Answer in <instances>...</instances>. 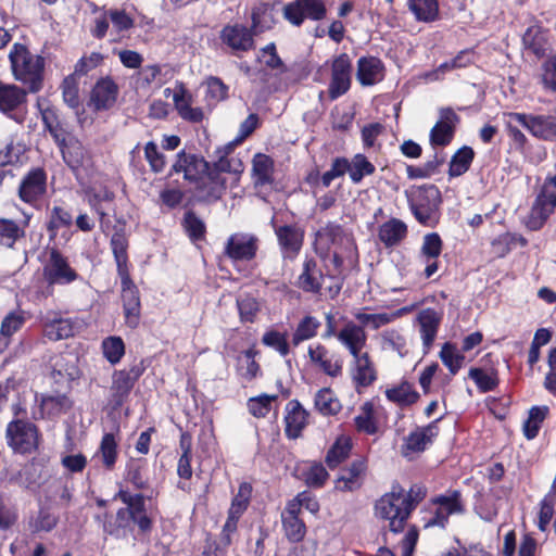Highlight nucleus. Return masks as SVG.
Listing matches in <instances>:
<instances>
[{
  "mask_svg": "<svg viewBox=\"0 0 556 556\" xmlns=\"http://www.w3.org/2000/svg\"><path fill=\"white\" fill-rule=\"evenodd\" d=\"M469 378L475 381L482 392L494 390L498 382L494 375L486 372L482 368H471L469 370Z\"/></svg>",
  "mask_w": 556,
  "mask_h": 556,
  "instance_id": "nucleus-63",
  "label": "nucleus"
},
{
  "mask_svg": "<svg viewBox=\"0 0 556 556\" xmlns=\"http://www.w3.org/2000/svg\"><path fill=\"white\" fill-rule=\"evenodd\" d=\"M240 319L243 323H253L260 312V304L255 298L244 294L237 299Z\"/></svg>",
  "mask_w": 556,
  "mask_h": 556,
  "instance_id": "nucleus-57",
  "label": "nucleus"
},
{
  "mask_svg": "<svg viewBox=\"0 0 556 556\" xmlns=\"http://www.w3.org/2000/svg\"><path fill=\"white\" fill-rule=\"evenodd\" d=\"M25 236V225L10 219L0 217V245L13 248L15 242Z\"/></svg>",
  "mask_w": 556,
  "mask_h": 556,
  "instance_id": "nucleus-41",
  "label": "nucleus"
},
{
  "mask_svg": "<svg viewBox=\"0 0 556 556\" xmlns=\"http://www.w3.org/2000/svg\"><path fill=\"white\" fill-rule=\"evenodd\" d=\"M440 358L452 375H456L458 372L465 361V356L456 350L454 344L450 342L443 344L440 352Z\"/></svg>",
  "mask_w": 556,
  "mask_h": 556,
  "instance_id": "nucleus-52",
  "label": "nucleus"
},
{
  "mask_svg": "<svg viewBox=\"0 0 556 556\" xmlns=\"http://www.w3.org/2000/svg\"><path fill=\"white\" fill-rule=\"evenodd\" d=\"M115 498L121 500L127 505L130 515L131 527L138 526L141 533H149L152 529V520L147 514L144 495L141 493L130 494L128 491L121 489Z\"/></svg>",
  "mask_w": 556,
  "mask_h": 556,
  "instance_id": "nucleus-15",
  "label": "nucleus"
},
{
  "mask_svg": "<svg viewBox=\"0 0 556 556\" xmlns=\"http://www.w3.org/2000/svg\"><path fill=\"white\" fill-rule=\"evenodd\" d=\"M366 470V463L363 458H357L351 465L342 470L337 480L336 488L342 492L354 491L362 485L361 477Z\"/></svg>",
  "mask_w": 556,
  "mask_h": 556,
  "instance_id": "nucleus-28",
  "label": "nucleus"
},
{
  "mask_svg": "<svg viewBox=\"0 0 556 556\" xmlns=\"http://www.w3.org/2000/svg\"><path fill=\"white\" fill-rule=\"evenodd\" d=\"M338 340L345 346L352 356L362 354L366 345L367 334L363 326L349 321L337 334Z\"/></svg>",
  "mask_w": 556,
  "mask_h": 556,
  "instance_id": "nucleus-22",
  "label": "nucleus"
},
{
  "mask_svg": "<svg viewBox=\"0 0 556 556\" xmlns=\"http://www.w3.org/2000/svg\"><path fill=\"white\" fill-rule=\"evenodd\" d=\"M47 175L40 167L30 169L18 187L20 199L28 204L38 201L46 192Z\"/></svg>",
  "mask_w": 556,
  "mask_h": 556,
  "instance_id": "nucleus-17",
  "label": "nucleus"
},
{
  "mask_svg": "<svg viewBox=\"0 0 556 556\" xmlns=\"http://www.w3.org/2000/svg\"><path fill=\"white\" fill-rule=\"evenodd\" d=\"M349 168L348 159L336 157L331 163L330 169L325 172L320 178L323 187H329L333 179L344 176Z\"/></svg>",
  "mask_w": 556,
  "mask_h": 556,
  "instance_id": "nucleus-62",
  "label": "nucleus"
},
{
  "mask_svg": "<svg viewBox=\"0 0 556 556\" xmlns=\"http://www.w3.org/2000/svg\"><path fill=\"white\" fill-rule=\"evenodd\" d=\"M75 323L71 318L54 317L45 323V336L52 341L67 339L74 336Z\"/></svg>",
  "mask_w": 556,
  "mask_h": 556,
  "instance_id": "nucleus-33",
  "label": "nucleus"
},
{
  "mask_svg": "<svg viewBox=\"0 0 556 556\" xmlns=\"http://www.w3.org/2000/svg\"><path fill=\"white\" fill-rule=\"evenodd\" d=\"M274 168V161L266 154L257 153L253 157V175L255 176L256 185H266L271 182V174Z\"/></svg>",
  "mask_w": 556,
  "mask_h": 556,
  "instance_id": "nucleus-48",
  "label": "nucleus"
},
{
  "mask_svg": "<svg viewBox=\"0 0 556 556\" xmlns=\"http://www.w3.org/2000/svg\"><path fill=\"white\" fill-rule=\"evenodd\" d=\"M508 118L523 126L535 138L556 141V116L511 112Z\"/></svg>",
  "mask_w": 556,
  "mask_h": 556,
  "instance_id": "nucleus-10",
  "label": "nucleus"
},
{
  "mask_svg": "<svg viewBox=\"0 0 556 556\" xmlns=\"http://www.w3.org/2000/svg\"><path fill=\"white\" fill-rule=\"evenodd\" d=\"M111 249L114 255V260L117 267V274L122 275L124 273H129L128 269V241L125 233L121 231H115L111 238Z\"/></svg>",
  "mask_w": 556,
  "mask_h": 556,
  "instance_id": "nucleus-42",
  "label": "nucleus"
},
{
  "mask_svg": "<svg viewBox=\"0 0 556 556\" xmlns=\"http://www.w3.org/2000/svg\"><path fill=\"white\" fill-rule=\"evenodd\" d=\"M409 208L424 226L432 227L439 220L441 192L434 185H424L407 193Z\"/></svg>",
  "mask_w": 556,
  "mask_h": 556,
  "instance_id": "nucleus-2",
  "label": "nucleus"
},
{
  "mask_svg": "<svg viewBox=\"0 0 556 556\" xmlns=\"http://www.w3.org/2000/svg\"><path fill=\"white\" fill-rule=\"evenodd\" d=\"M355 426L358 431L367 434H374L377 431V426L374 419V405L366 402L362 406V413L354 418Z\"/></svg>",
  "mask_w": 556,
  "mask_h": 556,
  "instance_id": "nucleus-59",
  "label": "nucleus"
},
{
  "mask_svg": "<svg viewBox=\"0 0 556 556\" xmlns=\"http://www.w3.org/2000/svg\"><path fill=\"white\" fill-rule=\"evenodd\" d=\"M252 495V485L248 482H242L239 485L238 493L231 501L229 513L232 515L242 516L247 510Z\"/></svg>",
  "mask_w": 556,
  "mask_h": 556,
  "instance_id": "nucleus-58",
  "label": "nucleus"
},
{
  "mask_svg": "<svg viewBox=\"0 0 556 556\" xmlns=\"http://www.w3.org/2000/svg\"><path fill=\"white\" fill-rule=\"evenodd\" d=\"M130 514L127 505L117 510L115 519L109 514H104L103 532L116 539L127 538L134 530Z\"/></svg>",
  "mask_w": 556,
  "mask_h": 556,
  "instance_id": "nucleus-25",
  "label": "nucleus"
},
{
  "mask_svg": "<svg viewBox=\"0 0 556 556\" xmlns=\"http://www.w3.org/2000/svg\"><path fill=\"white\" fill-rule=\"evenodd\" d=\"M99 453L102 457V463L108 469H112L117 458V443L114 434L105 433L102 437Z\"/></svg>",
  "mask_w": 556,
  "mask_h": 556,
  "instance_id": "nucleus-54",
  "label": "nucleus"
},
{
  "mask_svg": "<svg viewBox=\"0 0 556 556\" xmlns=\"http://www.w3.org/2000/svg\"><path fill=\"white\" fill-rule=\"evenodd\" d=\"M438 418L425 427H418L405 438V448L410 452H422L426 447L433 442V439L439 434Z\"/></svg>",
  "mask_w": 556,
  "mask_h": 556,
  "instance_id": "nucleus-24",
  "label": "nucleus"
},
{
  "mask_svg": "<svg viewBox=\"0 0 556 556\" xmlns=\"http://www.w3.org/2000/svg\"><path fill=\"white\" fill-rule=\"evenodd\" d=\"M384 77V65L376 56H362L357 61L356 78L362 86H372Z\"/></svg>",
  "mask_w": 556,
  "mask_h": 556,
  "instance_id": "nucleus-23",
  "label": "nucleus"
},
{
  "mask_svg": "<svg viewBox=\"0 0 556 556\" xmlns=\"http://www.w3.org/2000/svg\"><path fill=\"white\" fill-rule=\"evenodd\" d=\"M548 413L547 406H533L529 410V416L523 422V434L528 440L538 437L540 428Z\"/></svg>",
  "mask_w": 556,
  "mask_h": 556,
  "instance_id": "nucleus-47",
  "label": "nucleus"
},
{
  "mask_svg": "<svg viewBox=\"0 0 556 556\" xmlns=\"http://www.w3.org/2000/svg\"><path fill=\"white\" fill-rule=\"evenodd\" d=\"M7 439L15 453L30 454L38 446V429L29 421L13 420L7 427Z\"/></svg>",
  "mask_w": 556,
  "mask_h": 556,
  "instance_id": "nucleus-6",
  "label": "nucleus"
},
{
  "mask_svg": "<svg viewBox=\"0 0 556 556\" xmlns=\"http://www.w3.org/2000/svg\"><path fill=\"white\" fill-rule=\"evenodd\" d=\"M352 62L346 53L338 55L331 66V80L328 88L329 98L336 100L346 93L351 87Z\"/></svg>",
  "mask_w": 556,
  "mask_h": 556,
  "instance_id": "nucleus-14",
  "label": "nucleus"
},
{
  "mask_svg": "<svg viewBox=\"0 0 556 556\" xmlns=\"http://www.w3.org/2000/svg\"><path fill=\"white\" fill-rule=\"evenodd\" d=\"M243 172V164L238 157L220 156L214 164L210 165L208 201L219 200L227 189V181L223 174L236 176Z\"/></svg>",
  "mask_w": 556,
  "mask_h": 556,
  "instance_id": "nucleus-5",
  "label": "nucleus"
},
{
  "mask_svg": "<svg viewBox=\"0 0 556 556\" xmlns=\"http://www.w3.org/2000/svg\"><path fill=\"white\" fill-rule=\"evenodd\" d=\"M459 122L458 115L451 108L440 110V119L430 130V142L432 146L444 147L448 144L454 136L456 124Z\"/></svg>",
  "mask_w": 556,
  "mask_h": 556,
  "instance_id": "nucleus-18",
  "label": "nucleus"
},
{
  "mask_svg": "<svg viewBox=\"0 0 556 556\" xmlns=\"http://www.w3.org/2000/svg\"><path fill=\"white\" fill-rule=\"evenodd\" d=\"M441 321L442 314L434 308L427 307L418 313L417 323L419 325V331L425 353L429 352V350L432 348Z\"/></svg>",
  "mask_w": 556,
  "mask_h": 556,
  "instance_id": "nucleus-19",
  "label": "nucleus"
},
{
  "mask_svg": "<svg viewBox=\"0 0 556 556\" xmlns=\"http://www.w3.org/2000/svg\"><path fill=\"white\" fill-rule=\"evenodd\" d=\"M352 444L348 438H339L328 450L325 463L330 469L338 467L344 462L351 452Z\"/></svg>",
  "mask_w": 556,
  "mask_h": 556,
  "instance_id": "nucleus-45",
  "label": "nucleus"
},
{
  "mask_svg": "<svg viewBox=\"0 0 556 556\" xmlns=\"http://www.w3.org/2000/svg\"><path fill=\"white\" fill-rule=\"evenodd\" d=\"M320 321L313 316H305L298 325L293 336L292 343L299 345L305 340L314 338L320 327Z\"/></svg>",
  "mask_w": 556,
  "mask_h": 556,
  "instance_id": "nucleus-50",
  "label": "nucleus"
},
{
  "mask_svg": "<svg viewBox=\"0 0 556 556\" xmlns=\"http://www.w3.org/2000/svg\"><path fill=\"white\" fill-rule=\"evenodd\" d=\"M315 408L325 416L336 415L341 409V403L329 388L319 390L314 399Z\"/></svg>",
  "mask_w": 556,
  "mask_h": 556,
  "instance_id": "nucleus-43",
  "label": "nucleus"
},
{
  "mask_svg": "<svg viewBox=\"0 0 556 556\" xmlns=\"http://www.w3.org/2000/svg\"><path fill=\"white\" fill-rule=\"evenodd\" d=\"M173 173H182L184 179L194 185L202 198L208 201L210 163L203 156L180 151L172 166Z\"/></svg>",
  "mask_w": 556,
  "mask_h": 556,
  "instance_id": "nucleus-3",
  "label": "nucleus"
},
{
  "mask_svg": "<svg viewBox=\"0 0 556 556\" xmlns=\"http://www.w3.org/2000/svg\"><path fill=\"white\" fill-rule=\"evenodd\" d=\"M117 94V85L109 77L101 78L92 88L90 102L96 111L108 110L116 102Z\"/></svg>",
  "mask_w": 556,
  "mask_h": 556,
  "instance_id": "nucleus-21",
  "label": "nucleus"
},
{
  "mask_svg": "<svg viewBox=\"0 0 556 556\" xmlns=\"http://www.w3.org/2000/svg\"><path fill=\"white\" fill-rule=\"evenodd\" d=\"M327 355L328 350L321 344L308 348L311 361L317 364L326 375L330 377L340 376L342 372V362L339 359L331 362V359L327 358Z\"/></svg>",
  "mask_w": 556,
  "mask_h": 556,
  "instance_id": "nucleus-35",
  "label": "nucleus"
},
{
  "mask_svg": "<svg viewBox=\"0 0 556 556\" xmlns=\"http://www.w3.org/2000/svg\"><path fill=\"white\" fill-rule=\"evenodd\" d=\"M556 503V493L549 490L540 504L538 527L541 531H545L554 515Z\"/></svg>",
  "mask_w": 556,
  "mask_h": 556,
  "instance_id": "nucleus-61",
  "label": "nucleus"
},
{
  "mask_svg": "<svg viewBox=\"0 0 556 556\" xmlns=\"http://www.w3.org/2000/svg\"><path fill=\"white\" fill-rule=\"evenodd\" d=\"M353 358L355 366L354 381L359 387L370 386L377 379V375L368 353L358 354Z\"/></svg>",
  "mask_w": 556,
  "mask_h": 556,
  "instance_id": "nucleus-37",
  "label": "nucleus"
},
{
  "mask_svg": "<svg viewBox=\"0 0 556 556\" xmlns=\"http://www.w3.org/2000/svg\"><path fill=\"white\" fill-rule=\"evenodd\" d=\"M9 59L15 79L26 85L29 92H38L42 88L43 58L33 54L24 45L14 43Z\"/></svg>",
  "mask_w": 556,
  "mask_h": 556,
  "instance_id": "nucleus-1",
  "label": "nucleus"
},
{
  "mask_svg": "<svg viewBox=\"0 0 556 556\" xmlns=\"http://www.w3.org/2000/svg\"><path fill=\"white\" fill-rule=\"evenodd\" d=\"M286 409V434L290 439H296L306 425L307 413L296 400L290 401Z\"/></svg>",
  "mask_w": 556,
  "mask_h": 556,
  "instance_id": "nucleus-27",
  "label": "nucleus"
},
{
  "mask_svg": "<svg viewBox=\"0 0 556 556\" xmlns=\"http://www.w3.org/2000/svg\"><path fill=\"white\" fill-rule=\"evenodd\" d=\"M410 511L412 505L407 503V498H404L402 491L393 490L376 503L377 516L389 520V528L394 533L403 531Z\"/></svg>",
  "mask_w": 556,
  "mask_h": 556,
  "instance_id": "nucleus-4",
  "label": "nucleus"
},
{
  "mask_svg": "<svg viewBox=\"0 0 556 556\" xmlns=\"http://www.w3.org/2000/svg\"><path fill=\"white\" fill-rule=\"evenodd\" d=\"M256 35L252 26L235 23L227 24L222 28L219 39L231 50L232 54L240 55L255 48L254 37Z\"/></svg>",
  "mask_w": 556,
  "mask_h": 556,
  "instance_id": "nucleus-9",
  "label": "nucleus"
},
{
  "mask_svg": "<svg viewBox=\"0 0 556 556\" xmlns=\"http://www.w3.org/2000/svg\"><path fill=\"white\" fill-rule=\"evenodd\" d=\"M43 478V465L40 462L31 460L26 464L14 477L18 485L33 490L40 485Z\"/></svg>",
  "mask_w": 556,
  "mask_h": 556,
  "instance_id": "nucleus-34",
  "label": "nucleus"
},
{
  "mask_svg": "<svg viewBox=\"0 0 556 556\" xmlns=\"http://www.w3.org/2000/svg\"><path fill=\"white\" fill-rule=\"evenodd\" d=\"M62 157L65 164L72 170H77L84 164L86 157V150L78 139H76L75 137H70L67 149L63 151Z\"/></svg>",
  "mask_w": 556,
  "mask_h": 556,
  "instance_id": "nucleus-46",
  "label": "nucleus"
},
{
  "mask_svg": "<svg viewBox=\"0 0 556 556\" xmlns=\"http://www.w3.org/2000/svg\"><path fill=\"white\" fill-rule=\"evenodd\" d=\"M73 406V401L66 394L43 395L40 402V408L49 417H56L66 414Z\"/></svg>",
  "mask_w": 556,
  "mask_h": 556,
  "instance_id": "nucleus-39",
  "label": "nucleus"
},
{
  "mask_svg": "<svg viewBox=\"0 0 556 556\" xmlns=\"http://www.w3.org/2000/svg\"><path fill=\"white\" fill-rule=\"evenodd\" d=\"M555 207L556 191H541L532 205L527 220V227L533 231L541 229Z\"/></svg>",
  "mask_w": 556,
  "mask_h": 556,
  "instance_id": "nucleus-16",
  "label": "nucleus"
},
{
  "mask_svg": "<svg viewBox=\"0 0 556 556\" xmlns=\"http://www.w3.org/2000/svg\"><path fill=\"white\" fill-rule=\"evenodd\" d=\"M386 396L390 402L401 407L410 406L419 400V393L408 381H402L400 384L387 389Z\"/></svg>",
  "mask_w": 556,
  "mask_h": 556,
  "instance_id": "nucleus-36",
  "label": "nucleus"
},
{
  "mask_svg": "<svg viewBox=\"0 0 556 556\" xmlns=\"http://www.w3.org/2000/svg\"><path fill=\"white\" fill-rule=\"evenodd\" d=\"M407 5L418 22L431 23L439 18L438 0H408Z\"/></svg>",
  "mask_w": 556,
  "mask_h": 556,
  "instance_id": "nucleus-38",
  "label": "nucleus"
},
{
  "mask_svg": "<svg viewBox=\"0 0 556 556\" xmlns=\"http://www.w3.org/2000/svg\"><path fill=\"white\" fill-rule=\"evenodd\" d=\"M475 157L472 148L464 146L452 156L450 162L448 175L451 177H459L464 175L470 167Z\"/></svg>",
  "mask_w": 556,
  "mask_h": 556,
  "instance_id": "nucleus-44",
  "label": "nucleus"
},
{
  "mask_svg": "<svg viewBox=\"0 0 556 556\" xmlns=\"http://www.w3.org/2000/svg\"><path fill=\"white\" fill-rule=\"evenodd\" d=\"M118 276L122 285L121 298L125 321L129 328L135 329L139 325L141 316L140 293L129 273Z\"/></svg>",
  "mask_w": 556,
  "mask_h": 556,
  "instance_id": "nucleus-11",
  "label": "nucleus"
},
{
  "mask_svg": "<svg viewBox=\"0 0 556 556\" xmlns=\"http://www.w3.org/2000/svg\"><path fill=\"white\" fill-rule=\"evenodd\" d=\"M49 257L43 265L42 275L49 286L70 285L78 278L77 271L71 267L68 260L58 249L48 251Z\"/></svg>",
  "mask_w": 556,
  "mask_h": 556,
  "instance_id": "nucleus-7",
  "label": "nucleus"
},
{
  "mask_svg": "<svg viewBox=\"0 0 556 556\" xmlns=\"http://www.w3.org/2000/svg\"><path fill=\"white\" fill-rule=\"evenodd\" d=\"M282 528L285 535L292 543H299L306 533V527L299 518V508L294 503H290L281 514Z\"/></svg>",
  "mask_w": 556,
  "mask_h": 556,
  "instance_id": "nucleus-26",
  "label": "nucleus"
},
{
  "mask_svg": "<svg viewBox=\"0 0 556 556\" xmlns=\"http://www.w3.org/2000/svg\"><path fill=\"white\" fill-rule=\"evenodd\" d=\"M135 383L126 375V369L115 370L112 375L111 403L115 408L122 407L128 399Z\"/></svg>",
  "mask_w": 556,
  "mask_h": 556,
  "instance_id": "nucleus-31",
  "label": "nucleus"
},
{
  "mask_svg": "<svg viewBox=\"0 0 556 556\" xmlns=\"http://www.w3.org/2000/svg\"><path fill=\"white\" fill-rule=\"evenodd\" d=\"M316 236L320 240H325L328 245H350L352 247L353 240L350 235H348L343 227L334 222H328L324 227H321Z\"/></svg>",
  "mask_w": 556,
  "mask_h": 556,
  "instance_id": "nucleus-40",
  "label": "nucleus"
},
{
  "mask_svg": "<svg viewBox=\"0 0 556 556\" xmlns=\"http://www.w3.org/2000/svg\"><path fill=\"white\" fill-rule=\"evenodd\" d=\"M327 9L321 0H293L282 8V15L293 26H301L305 18L320 21Z\"/></svg>",
  "mask_w": 556,
  "mask_h": 556,
  "instance_id": "nucleus-8",
  "label": "nucleus"
},
{
  "mask_svg": "<svg viewBox=\"0 0 556 556\" xmlns=\"http://www.w3.org/2000/svg\"><path fill=\"white\" fill-rule=\"evenodd\" d=\"M179 115L189 122L199 123L203 119V112L200 108H192L185 101L184 93H175L173 98Z\"/></svg>",
  "mask_w": 556,
  "mask_h": 556,
  "instance_id": "nucleus-60",
  "label": "nucleus"
},
{
  "mask_svg": "<svg viewBox=\"0 0 556 556\" xmlns=\"http://www.w3.org/2000/svg\"><path fill=\"white\" fill-rule=\"evenodd\" d=\"M58 517L52 515L47 508H40L37 518L29 523L34 533L46 531L49 532L58 525Z\"/></svg>",
  "mask_w": 556,
  "mask_h": 556,
  "instance_id": "nucleus-64",
  "label": "nucleus"
},
{
  "mask_svg": "<svg viewBox=\"0 0 556 556\" xmlns=\"http://www.w3.org/2000/svg\"><path fill=\"white\" fill-rule=\"evenodd\" d=\"M279 3H260L252 10V28L256 34L269 30L276 24V7Z\"/></svg>",
  "mask_w": 556,
  "mask_h": 556,
  "instance_id": "nucleus-30",
  "label": "nucleus"
},
{
  "mask_svg": "<svg viewBox=\"0 0 556 556\" xmlns=\"http://www.w3.org/2000/svg\"><path fill=\"white\" fill-rule=\"evenodd\" d=\"M270 224L283 258L293 260L302 249L304 230L298 224L277 226L274 217Z\"/></svg>",
  "mask_w": 556,
  "mask_h": 556,
  "instance_id": "nucleus-12",
  "label": "nucleus"
},
{
  "mask_svg": "<svg viewBox=\"0 0 556 556\" xmlns=\"http://www.w3.org/2000/svg\"><path fill=\"white\" fill-rule=\"evenodd\" d=\"M407 236L406 224L399 218H391L383 223L378 230V237L386 248L400 244Z\"/></svg>",
  "mask_w": 556,
  "mask_h": 556,
  "instance_id": "nucleus-29",
  "label": "nucleus"
},
{
  "mask_svg": "<svg viewBox=\"0 0 556 556\" xmlns=\"http://www.w3.org/2000/svg\"><path fill=\"white\" fill-rule=\"evenodd\" d=\"M182 226L191 241L195 242L204 239L206 232L205 224L194 212H186Z\"/></svg>",
  "mask_w": 556,
  "mask_h": 556,
  "instance_id": "nucleus-53",
  "label": "nucleus"
},
{
  "mask_svg": "<svg viewBox=\"0 0 556 556\" xmlns=\"http://www.w3.org/2000/svg\"><path fill=\"white\" fill-rule=\"evenodd\" d=\"M350 168L348 173L354 184H359L365 176L372 175L376 167L364 154H356L352 161H349Z\"/></svg>",
  "mask_w": 556,
  "mask_h": 556,
  "instance_id": "nucleus-49",
  "label": "nucleus"
},
{
  "mask_svg": "<svg viewBox=\"0 0 556 556\" xmlns=\"http://www.w3.org/2000/svg\"><path fill=\"white\" fill-rule=\"evenodd\" d=\"M321 271L317 263L311 258L304 262L303 271L299 276L298 286L305 292L318 293L321 290Z\"/></svg>",
  "mask_w": 556,
  "mask_h": 556,
  "instance_id": "nucleus-32",
  "label": "nucleus"
},
{
  "mask_svg": "<svg viewBox=\"0 0 556 556\" xmlns=\"http://www.w3.org/2000/svg\"><path fill=\"white\" fill-rule=\"evenodd\" d=\"M104 357L112 364H117L125 354V344L119 337H109L102 342Z\"/></svg>",
  "mask_w": 556,
  "mask_h": 556,
  "instance_id": "nucleus-56",
  "label": "nucleus"
},
{
  "mask_svg": "<svg viewBox=\"0 0 556 556\" xmlns=\"http://www.w3.org/2000/svg\"><path fill=\"white\" fill-rule=\"evenodd\" d=\"M525 47L531 50L535 55L544 53V34L539 26L528 27L522 36Z\"/></svg>",
  "mask_w": 556,
  "mask_h": 556,
  "instance_id": "nucleus-55",
  "label": "nucleus"
},
{
  "mask_svg": "<svg viewBox=\"0 0 556 556\" xmlns=\"http://www.w3.org/2000/svg\"><path fill=\"white\" fill-rule=\"evenodd\" d=\"M73 223L72 214L61 206H54L50 213V218L47 224L50 239L56 237L58 230L62 227H70Z\"/></svg>",
  "mask_w": 556,
  "mask_h": 556,
  "instance_id": "nucleus-51",
  "label": "nucleus"
},
{
  "mask_svg": "<svg viewBox=\"0 0 556 556\" xmlns=\"http://www.w3.org/2000/svg\"><path fill=\"white\" fill-rule=\"evenodd\" d=\"M258 242L260 240L255 235L245 232L233 233L227 239L224 254L235 262H250L256 256Z\"/></svg>",
  "mask_w": 556,
  "mask_h": 556,
  "instance_id": "nucleus-13",
  "label": "nucleus"
},
{
  "mask_svg": "<svg viewBox=\"0 0 556 556\" xmlns=\"http://www.w3.org/2000/svg\"><path fill=\"white\" fill-rule=\"evenodd\" d=\"M27 91L16 85L0 83V112L7 114L14 121L22 123L24 117L13 115L21 105L26 103Z\"/></svg>",
  "mask_w": 556,
  "mask_h": 556,
  "instance_id": "nucleus-20",
  "label": "nucleus"
}]
</instances>
